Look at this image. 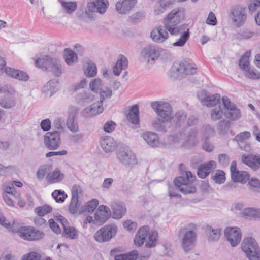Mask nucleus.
Returning <instances> with one entry per match:
<instances>
[{"mask_svg": "<svg viewBox=\"0 0 260 260\" xmlns=\"http://www.w3.org/2000/svg\"><path fill=\"white\" fill-rule=\"evenodd\" d=\"M181 176L176 177L174 183L179 187L181 192L184 194L194 193L196 192L194 181L196 177L190 171L186 170L185 166L181 163L179 165Z\"/></svg>", "mask_w": 260, "mask_h": 260, "instance_id": "f257e3e1", "label": "nucleus"}, {"mask_svg": "<svg viewBox=\"0 0 260 260\" xmlns=\"http://www.w3.org/2000/svg\"><path fill=\"white\" fill-rule=\"evenodd\" d=\"M174 129L172 130L177 137H182L185 131L190 126L196 125L199 121L198 117L194 115L187 117V113L182 110L178 111L171 118Z\"/></svg>", "mask_w": 260, "mask_h": 260, "instance_id": "f03ea898", "label": "nucleus"}, {"mask_svg": "<svg viewBox=\"0 0 260 260\" xmlns=\"http://www.w3.org/2000/svg\"><path fill=\"white\" fill-rule=\"evenodd\" d=\"M184 11L182 8H177L172 10L164 19L165 27L171 35L177 36L184 29V25H178L184 19Z\"/></svg>", "mask_w": 260, "mask_h": 260, "instance_id": "7ed1b4c3", "label": "nucleus"}, {"mask_svg": "<svg viewBox=\"0 0 260 260\" xmlns=\"http://www.w3.org/2000/svg\"><path fill=\"white\" fill-rule=\"evenodd\" d=\"M35 64L43 71L52 73L56 77L60 76L62 73V66L60 61L55 58L47 55L38 58L35 61Z\"/></svg>", "mask_w": 260, "mask_h": 260, "instance_id": "20e7f679", "label": "nucleus"}, {"mask_svg": "<svg viewBox=\"0 0 260 260\" xmlns=\"http://www.w3.org/2000/svg\"><path fill=\"white\" fill-rule=\"evenodd\" d=\"M241 249L249 260H260V247L253 238L245 237L242 243Z\"/></svg>", "mask_w": 260, "mask_h": 260, "instance_id": "39448f33", "label": "nucleus"}, {"mask_svg": "<svg viewBox=\"0 0 260 260\" xmlns=\"http://www.w3.org/2000/svg\"><path fill=\"white\" fill-rule=\"evenodd\" d=\"M151 107L159 118L170 121L172 116V108L169 103L162 101H154L151 104Z\"/></svg>", "mask_w": 260, "mask_h": 260, "instance_id": "423d86ee", "label": "nucleus"}, {"mask_svg": "<svg viewBox=\"0 0 260 260\" xmlns=\"http://www.w3.org/2000/svg\"><path fill=\"white\" fill-rule=\"evenodd\" d=\"M18 235L23 239L28 241H36L42 239L44 234L31 226H22L16 231Z\"/></svg>", "mask_w": 260, "mask_h": 260, "instance_id": "0eeeda50", "label": "nucleus"}, {"mask_svg": "<svg viewBox=\"0 0 260 260\" xmlns=\"http://www.w3.org/2000/svg\"><path fill=\"white\" fill-rule=\"evenodd\" d=\"M117 231V227L114 225L108 224L102 227L94 235V239L99 242L109 241L114 237Z\"/></svg>", "mask_w": 260, "mask_h": 260, "instance_id": "6e6552de", "label": "nucleus"}, {"mask_svg": "<svg viewBox=\"0 0 260 260\" xmlns=\"http://www.w3.org/2000/svg\"><path fill=\"white\" fill-rule=\"evenodd\" d=\"M247 8L240 5L233 7L230 9V17L233 22L237 27L243 25L246 21Z\"/></svg>", "mask_w": 260, "mask_h": 260, "instance_id": "1a4fd4ad", "label": "nucleus"}, {"mask_svg": "<svg viewBox=\"0 0 260 260\" xmlns=\"http://www.w3.org/2000/svg\"><path fill=\"white\" fill-rule=\"evenodd\" d=\"M118 159L125 166L133 165L137 163L135 154L128 147H123L117 151Z\"/></svg>", "mask_w": 260, "mask_h": 260, "instance_id": "9d476101", "label": "nucleus"}, {"mask_svg": "<svg viewBox=\"0 0 260 260\" xmlns=\"http://www.w3.org/2000/svg\"><path fill=\"white\" fill-rule=\"evenodd\" d=\"M44 142L48 149H56L60 145V131H54L46 133L44 136Z\"/></svg>", "mask_w": 260, "mask_h": 260, "instance_id": "9b49d317", "label": "nucleus"}, {"mask_svg": "<svg viewBox=\"0 0 260 260\" xmlns=\"http://www.w3.org/2000/svg\"><path fill=\"white\" fill-rule=\"evenodd\" d=\"M160 53V48L151 45H147L141 52L142 58L146 60L148 63H153L157 59Z\"/></svg>", "mask_w": 260, "mask_h": 260, "instance_id": "f8f14e48", "label": "nucleus"}, {"mask_svg": "<svg viewBox=\"0 0 260 260\" xmlns=\"http://www.w3.org/2000/svg\"><path fill=\"white\" fill-rule=\"evenodd\" d=\"M222 102L224 106L225 116L232 120H236L241 117L240 110L232 103L227 96H223Z\"/></svg>", "mask_w": 260, "mask_h": 260, "instance_id": "ddd939ff", "label": "nucleus"}, {"mask_svg": "<svg viewBox=\"0 0 260 260\" xmlns=\"http://www.w3.org/2000/svg\"><path fill=\"white\" fill-rule=\"evenodd\" d=\"M224 235L232 247L237 246L241 240V230L238 227H228L224 230Z\"/></svg>", "mask_w": 260, "mask_h": 260, "instance_id": "4468645a", "label": "nucleus"}, {"mask_svg": "<svg viewBox=\"0 0 260 260\" xmlns=\"http://www.w3.org/2000/svg\"><path fill=\"white\" fill-rule=\"evenodd\" d=\"M81 191L80 186L74 185L72 189V198L69 207V211L72 214L79 213L80 210L79 208L81 205L80 202L79 201V193Z\"/></svg>", "mask_w": 260, "mask_h": 260, "instance_id": "2eb2a0df", "label": "nucleus"}, {"mask_svg": "<svg viewBox=\"0 0 260 260\" xmlns=\"http://www.w3.org/2000/svg\"><path fill=\"white\" fill-rule=\"evenodd\" d=\"M197 234L190 230L186 232L182 240V245L183 250L187 252L192 249L196 242Z\"/></svg>", "mask_w": 260, "mask_h": 260, "instance_id": "dca6fc26", "label": "nucleus"}, {"mask_svg": "<svg viewBox=\"0 0 260 260\" xmlns=\"http://www.w3.org/2000/svg\"><path fill=\"white\" fill-rule=\"evenodd\" d=\"M103 110V104H101V102L98 101L86 107L82 114L85 117H92L102 113Z\"/></svg>", "mask_w": 260, "mask_h": 260, "instance_id": "f3484780", "label": "nucleus"}, {"mask_svg": "<svg viewBox=\"0 0 260 260\" xmlns=\"http://www.w3.org/2000/svg\"><path fill=\"white\" fill-rule=\"evenodd\" d=\"M108 4L107 0H94L88 3L87 8L90 12L103 14L106 12Z\"/></svg>", "mask_w": 260, "mask_h": 260, "instance_id": "a211bd4d", "label": "nucleus"}, {"mask_svg": "<svg viewBox=\"0 0 260 260\" xmlns=\"http://www.w3.org/2000/svg\"><path fill=\"white\" fill-rule=\"evenodd\" d=\"M137 3V0H122L116 4V9L118 13L126 14L134 8Z\"/></svg>", "mask_w": 260, "mask_h": 260, "instance_id": "6ab92c4d", "label": "nucleus"}, {"mask_svg": "<svg viewBox=\"0 0 260 260\" xmlns=\"http://www.w3.org/2000/svg\"><path fill=\"white\" fill-rule=\"evenodd\" d=\"M242 160L244 164L254 171L257 170L260 168V155H243Z\"/></svg>", "mask_w": 260, "mask_h": 260, "instance_id": "aec40b11", "label": "nucleus"}, {"mask_svg": "<svg viewBox=\"0 0 260 260\" xmlns=\"http://www.w3.org/2000/svg\"><path fill=\"white\" fill-rule=\"evenodd\" d=\"M168 30L163 29L161 26L155 27L151 32L152 40L157 43H162L169 37Z\"/></svg>", "mask_w": 260, "mask_h": 260, "instance_id": "412c9836", "label": "nucleus"}, {"mask_svg": "<svg viewBox=\"0 0 260 260\" xmlns=\"http://www.w3.org/2000/svg\"><path fill=\"white\" fill-rule=\"evenodd\" d=\"M216 167V162L214 160H211L207 162L201 164L198 170L197 174L201 178H206Z\"/></svg>", "mask_w": 260, "mask_h": 260, "instance_id": "4be33fe9", "label": "nucleus"}, {"mask_svg": "<svg viewBox=\"0 0 260 260\" xmlns=\"http://www.w3.org/2000/svg\"><path fill=\"white\" fill-rule=\"evenodd\" d=\"M5 72L11 77L19 80L26 81L29 79V76L26 73L18 69L7 67L5 68Z\"/></svg>", "mask_w": 260, "mask_h": 260, "instance_id": "5701e85b", "label": "nucleus"}, {"mask_svg": "<svg viewBox=\"0 0 260 260\" xmlns=\"http://www.w3.org/2000/svg\"><path fill=\"white\" fill-rule=\"evenodd\" d=\"M100 144L102 149L106 153L114 151L116 147V144L114 139L110 136H106L101 138Z\"/></svg>", "mask_w": 260, "mask_h": 260, "instance_id": "b1692460", "label": "nucleus"}, {"mask_svg": "<svg viewBox=\"0 0 260 260\" xmlns=\"http://www.w3.org/2000/svg\"><path fill=\"white\" fill-rule=\"evenodd\" d=\"M117 249H112L110 251L111 256H114L115 260H137L138 258V252L137 250H133L124 254H115Z\"/></svg>", "mask_w": 260, "mask_h": 260, "instance_id": "393cba45", "label": "nucleus"}, {"mask_svg": "<svg viewBox=\"0 0 260 260\" xmlns=\"http://www.w3.org/2000/svg\"><path fill=\"white\" fill-rule=\"evenodd\" d=\"M113 217L115 219H120L126 212V208L122 202H113L111 205Z\"/></svg>", "mask_w": 260, "mask_h": 260, "instance_id": "a878e982", "label": "nucleus"}, {"mask_svg": "<svg viewBox=\"0 0 260 260\" xmlns=\"http://www.w3.org/2000/svg\"><path fill=\"white\" fill-rule=\"evenodd\" d=\"M141 136L150 146L156 147L159 146V138L156 133L152 132H146L143 133Z\"/></svg>", "mask_w": 260, "mask_h": 260, "instance_id": "bb28decb", "label": "nucleus"}, {"mask_svg": "<svg viewBox=\"0 0 260 260\" xmlns=\"http://www.w3.org/2000/svg\"><path fill=\"white\" fill-rule=\"evenodd\" d=\"M126 119L133 125L139 124V109L137 104L133 105L126 115Z\"/></svg>", "mask_w": 260, "mask_h": 260, "instance_id": "cd10ccee", "label": "nucleus"}, {"mask_svg": "<svg viewBox=\"0 0 260 260\" xmlns=\"http://www.w3.org/2000/svg\"><path fill=\"white\" fill-rule=\"evenodd\" d=\"M149 234V228L148 226H143L141 227L137 233L135 239L134 243L137 246H141L144 242L146 238Z\"/></svg>", "mask_w": 260, "mask_h": 260, "instance_id": "c85d7f7f", "label": "nucleus"}, {"mask_svg": "<svg viewBox=\"0 0 260 260\" xmlns=\"http://www.w3.org/2000/svg\"><path fill=\"white\" fill-rule=\"evenodd\" d=\"M127 67L128 60L127 58L123 55H119L117 62L113 68L114 74L116 76H119L121 71L125 70Z\"/></svg>", "mask_w": 260, "mask_h": 260, "instance_id": "c756f323", "label": "nucleus"}, {"mask_svg": "<svg viewBox=\"0 0 260 260\" xmlns=\"http://www.w3.org/2000/svg\"><path fill=\"white\" fill-rule=\"evenodd\" d=\"M76 100L79 104L84 106L92 102L94 100V95L89 90L84 91L76 96Z\"/></svg>", "mask_w": 260, "mask_h": 260, "instance_id": "7c9ffc66", "label": "nucleus"}, {"mask_svg": "<svg viewBox=\"0 0 260 260\" xmlns=\"http://www.w3.org/2000/svg\"><path fill=\"white\" fill-rule=\"evenodd\" d=\"M242 216L250 219H254L260 220V209L255 208H247L242 211Z\"/></svg>", "mask_w": 260, "mask_h": 260, "instance_id": "2f4dec72", "label": "nucleus"}, {"mask_svg": "<svg viewBox=\"0 0 260 260\" xmlns=\"http://www.w3.org/2000/svg\"><path fill=\"white\" fill-rule=\"evenodd\" d=\"M201 93L205 96L204 102L208 107H212L216 105L220 102V95L219 94L207 96L206 94V91L205 90H202L201 92Z\"/></svg>", "mask_w": 260, "mask_h": 260, "instance_id": "473e14b6", "label": "nucleus"}, {"mask_svg": "<svg viewBox=\"0 0 260 260\" xmlns=\"http://www.w3.org/2000/svg\"><path fill=\"white\" fill-rule=\"evenodd\" d=\"M232 180L234 182L246 183L249 179V174L244 171H239L231 175Z\"/></svg>", "mask_w": 260, "mask_h": 260, "instance_id": "72a5a7b5", "label": "nucleus"}, {"mask_svg": "<svg viewBox=\"0 0 260 260\" xmlns=\"http://www.w3.org/2000/svg\"><path fill=\"white\" fill-rule=\"evenodd\" d=\"M64 177V174L61 173L58 169H56L52 173L48 174L46 179L48 182L53 183L62 181Z\"/></svg>", "mask_w": 260, "mask_h": 260, "instance_id": "f704fd0d", "label": "nucleus"}, {"mask_svg": "<svg viewBox=\"0 0 260 260\" xmlns=\"http://www.w3.org/2000/svg\"><path fill=\"white\" fill-rule=\"evenodd\" d=\"M62 236L69 239H77L78 238V231L75 227L70 226L68 225L64 227Z\"/></svg>", "mask_w": 260, "mask_h": 260, "instance_id": "c9c22d12", "label": "nucleus"}, {"mask_svg": "<svg viewBox=\"0 0 260 260\" xmlns=\"http://www.w3.org/2000/svg\"><path fill=\"white\" fill-rule=\"evenodd\" d=\"M99 203V201L97 199H92L88 202L85 206L81 208L79 212V214H81L84 212H93L98 207Z\"/></svg>", "mask_w": 260, "mask_h": 260, "instance_id": "e433bc0d", "label": "nucleus"}, {"mask_svg": "<svg viewBox=\"0 0 260 260\" xmlns=\"http://www.w3.org/2000/svg\"><path fill=\"white\" fill-rule=\"evenodd\" d=\"M206 231L208 233V239L209 241H215L219 239L221 235L220 229H213L212 227L207 226Z\"/></svg>", "mask_w": 260, "mask_h": 260, "instance_id": "4c0bfd02", "label": "nucleus"}, {"mask_svg": "<svg viewBox=\"0 0 260 260\" xmlns=\"http://www.w3.org/2000/svg\"><path fill=\"white\" fill-rule=\"evenodd\" d=\"M187 62H175L171 67V72L176 73L177 75L184 74L186 68Z\"/></svg>", "mask_w": 260, "mask_h": 260, "instance_id": "58836bf2", "label": "nucleus"}, {"mask_svg": "<svg viewBox=\"0 0 260 260\" xmlns=\"http://www.w3.org/2000/svg\"><path fill=\"white\" fill-rule=\"evenodd\" d=\"M64 53L65 61L68 65H72L77 62L78 57L76 54L71 49L66 48Z\"/></svg>", "mask_w": 260, "mask_h": 260, "instance_id": "ea45409f", "label": "nucleus"}, {"mask_svg": "<svg viewBox=\"0 0 260 260\" xmlns=\"http://www.w3.org/2000/svg\"><path fill=\"white\" fill-rule=\"evenodd\" d=\"M84 73L88 77L95 76L97 74V69L95 64L91 61L87 62L84 68Z\"/></svg>", "mask_w": 260, "mask_h": 260, "instance_id": "a19ab883", "label": "nucleus"}, {"mask_svg": "<svg viewBox=\"0 0 260 260\" xmlns=\"http://www.w3.org/2000/svg\"><path fill=\"white\" fill-rule=\"evenodd\" d=\"M67 126L69 129L73 133L79 131L78 124L75 120V116L73 115L69 116L67 120Z\"/></svg>", "mask_w": 260, "mask_h": 260, "instance_id": "79ce46f5", "label": "nucleus"}, {"mask_svg": "<svg viewBox=\"0 0 260 260\" xmlns=\"http://www.w3.org/2000/svg\"><path fill=\"white\" fill-rule=\"evenodd\" d=\"M169 121L164 120L158 118L152 122L153 127L157 131L165 132L166 131V123Z\"/></svg>", "mask_w": 260, "mask_h": 260, "instance_id": "37998d69", "label": "nucleus"}, {"mask_svg": "<svg viewBox=\"0 0 260 260\" xmlns=\"http://www.w3.org/2000/svg\"><path fill=\"white\" fill-rule=\"evenodd\" d=\"M231 125V122L229 120H221L218 124L217 129L220 134H225L228 132Z\"/></svg>", "mask_w": 260, "mask_h": 260, "instance_id": "c03bdc74", "label": "nucleus"}, {"mask_svg": "<svg viewBox=\"0 0 260 260\" xmlns=\"http://www.w3.org/2000/svg\"><path fill=\"white\" fill-rule=\"evenodd\" d=\"M52 208L50 206L45 204L36 208L35 212L39 216L42 217L50 213L52 211Z\"/></svg>", "mask_w": 260, "mask_h": 260, "instance_id": "a18cd8bd", "label": "nucleus"}, {"mask_svg": "<svg viewBox=\"0 0 260 260\" xmlns=\"http://www.w3.org/2000/svg\"><path fill=\"white\" fill-rule=\"evenodd\" d=\"M225 175L223 171L218 170L215 174H212V179L218 184H223L225 181Z\"/></svg>", "mask_w": 260, "mask_h": 260, "instance_id": "49530a36", "label": "nucleus"}, {"mask_svg": "<svg viewBox=\"0 0 260 260\" xmlns=\"http://www.w3.org/2000/svg\"><path fill=\"white\" fill-rule=\"evenodd\" d=\"M190 36L189 30L187 29L186 31H184L181 35L179 39L173 44L174 46L182 47L188 40Z\"/></svg>", "mask_w": 260, "mask_h": 260, "instance_id": "de8ad7c7", "label": "nucleus"}, {"mask_svg": "<svg viewBox=\"0 0 260 260\" xmlns=\"http://www.w3.org/2000/svg\"><path fill=\"white\" fill-rule=\"evenodd\" d=\"M60 3L64 10L68 13H71L76 9L77 4L76 2L61 1Z\"/></svg>", "mask_w": 260, "mask_h": 260, "instance_id": "09e8293b", "label": "nucleus"}, {"mask_svg": "<svg viewBox=\"0 0 260 260\" xmlns=\"http://www.w3.org/2000/svg\"><path fill=\"white\" fill-rule=\"evenodd\" d=\"M245 76L248 78L252 79H260V73L256 72L253 67H249L244 70Z\"/></svg>", "mask_w": 260, "mask_h": 260, "instance_id": "8fccbe9b", "label": "nucleus"}, {"mask_svg": "<svg viewBox=\"0 0 260 260\" xmlns=\"http://www.w3.org/2000/svg\"><path fill=\"white\" fill-rule=\"evenodd\" d=\"M250 52H246L239 60V66L240 68L244 71L247 68L250 67L249 58L250 56Z\"/></svg>", "mask_w": 260, "mask_h": 260, "instance_id": "3c124183", "label": "nucleus"}, {"mask_svg": "<svg viewBox=\"0 0 260 260\" xmlns=\"http://www.w3.org/2000/svg\"><path fill=\"white\" fill-rule=\"evenodd\" d=\"M109 218V216L97 210L94 215L95 223L101 225L105 223Z\"/></svg>", "mask_w": 260, "mask_h": 260, "instance_id": "603ef678", "label": "nucleus"}, {"mask_svg": "<svg viewBox=\"0 0 260 260\" xmlns=\"http://www.w3.org/2000/svg\"><path fill=\"white\" fill-rule=\"evenodd\" d=\"M100 100L101 104H103V102L106 99H110L112 95V90L108 88L105 87L104 89H100Z\"/></svg>", "mask_w": 260, "mask_h": 260, "instance_id": "864d4df0", "label": "nucleus"}, {"mask_svg": "<svg viewBox=\"0 0 260 260\" xmlns=\"http://www.w3.org/2000/svg\"><path fill=\"white\" fill-rule=\"evenodd\" d=\"M52 196L57 203H62L67 197V195L64 193V192L60 190H55L52 192Z\"/></svg>", "mask_w": 260, "mask_h": 260, "instance_id": "5fc2aeb1", "label": "nucleus"}, {"mask_svg": "<svg viewBox=\"0 0 260 260\" xmlns=\"http://www.w3.org/2000/svg\"><path fill=\"white\" fill-rule=\"evenodd\" d=\"M223 111L221 110V108L220 106L217 107H215L212 110L211 114V119L213 121H217L221 118L223 115Z\"/></svg>", "mask_w": 260, "mask_h": 260, "instance_id": "6e6d98bb", "label": "nucleus"}, {"mask_svg": "<svg viewBox=\"0 0 260 260\" xmlns=\"http://www.w3.org/2000/svg\"><path fill=\"white\" fill-rule=\"evenodd\" d=\"M158 234L156 232H153L149 236V241L145 244V246L147 248H152L155 246Z\"/></svg>", "mask_w": 260, "mask_h": 260, "instance_id": "4d7b16f0", "label": "nucleus"}, {"mask_svg": "<svg viewBox=\"0 0 260 260\" xmlns=\"http://www.w3.org/2000/svg\"><path fill=\"white\" fill-rule=\"evenodd\" d=\"M49 170L50 169L48 166L43 165L41 166L36 172L37 178L40 180H42Z\"/></svg>", "mask_w": 260, "mask_h": 260, "instance_id": "13d9d810", "label": "nucleus"}, {"mask_svg": "<svg viewBox=\"0 0 260 260\" xmlns=\"http://www.w3.org/2000/svg\"><path fill=\"white\" fill-rule=\"evenodd\" d=\"M145 17L144 13L142 12H137L129 17V21L132 23L140 22Z\"/></svg>", "mask_w": 260, "mask_h": 260, "instance_id": "bf43d9fd", "label": "nucleus"}, {"mask_svg": "<svg viewBox=\"0 0 260 260\" xmlns=\"http://www.w3.org/2000/svg\"><path fill=\"white\" fill-rule=\"evenodd\" d=\"M102 84V81L99 78H96L92 80L89 86L91 90L93 91H94L96 93L98 92V91H100V88Z\"/></svg>", "mask_w": 260, "mask_h": 260, "instance_id": "052dcab7", "label": "nucleus"}, {"mask_svg": "<svg viewBox=\"0 0 260 260\" xmlns=\"http://www.w3.org/2000/svg\"><path fill=\"white\" fill-rule=\"evenodd\" d=\"M0 105L5 108H10L15 105L14 102L10 98L0 99Z\"/></svg>", "mask_w": 260, "mask_h": 260, "instance_id": "680f3d73", "label": "nucleus"}, {"mask_svg": "<svg viewBox=\"0 0 260 260\" xmlns=\"http://www.w3.org/2000/svg\"><path fill=\"white\" fill-rule=\"evenodd\" d=\"M218 161L220 165L223 167H227L230 162V158L229 156L225 153L221 154L218 155Z\"/></svg>", "mask_w": 260, "mask_h": 260, "instance_id": "e2e57ef3", "label": "nucleus"}, {"mask_svg": "<svg viewBox=\"0 0 260 260\" xmlns=\"http://www.w3.org/2000/svg\"><path fill=\"white\" fill-rule=\"evenodd\" d=\"M258 35V33L252 32L249 30H245L239 34L238 38L240 39H248L253 36H257Z\"/></svg>", "mask_w": 260, "mask_h": 260, "instance_id": "0e129e2a", "label": "nucleus"}, {"mask_svg": "<svg viewBox=\"0 0 260 260\" xmlns=\"http://www.w3.org/2000/svg\"><path fill=\"white\" fill-rule=\"evenodd\" d=\"M116 126V124L113 121H107L103 126V129L107 133H111L113 132Z\"/></svg>", "mask_w": 260, "mask_h": 260, "instance_id": "69168bd1", "label": "nucleus"}, {"mask_svg": "<svg viewBox=\"0 0 260 260\" xmlns=\"http://www.w3.org/2000/svg\"><path fill=\"white\" fill-rule=\"evenodd\" d=\"M248 184L251 187L252 189L256 191H259L260 181L256 178H251L248 182Z\"/></svg>", "mask_w": 260, "mask_h": 260, "instance_id": "338daca9", "label": "nucleus"}, {"mask_svg": "<svg viewBox=\"0 0 260 260\" xmlns=\"http://www.w3.org/2000/svg\"><path fill=\"white\" fill-rule=\"evenodd\" d=\"M175 186H169L168 189V193L171 197L180 198L181 196L179 194V191H181L180 189L176 185Z\"/></svg>", "mask_w": 260, "mask_h": 260, "instance_id": "774afa93", "label": "nucleus"}]
</instances>
